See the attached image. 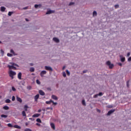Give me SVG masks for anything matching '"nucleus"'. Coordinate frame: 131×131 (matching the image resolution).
<instances>
[{"label": "nucleus", "mask_w": 131, "mask_h": 131, "mask_svg": "<svg viewBox=\"0 0 131 131\" xmlns=\"http://www.w3.org/2000/svg\"><path fill=\"white\" fill-rule=\"evenodd\" d=\"M114 111H115V110H111L110 111L108 112L107 115H111V114H112V113H113V112H114Z\"/></svg>", "instance_id": "1a4fd4ad"}, {"label": "nucleus", "mask_w": 131, "mask_h": 131, "mask_svg": "<svg viewBox=\"0 0 131 131\" xmlns=\"http://www.w3.org/2000/svg\"><path fill=\"white\" fill-rule=\"evenodd\" d=\"M82 104L84 105L85 106V101L84 100H82Z\"/></svg>", "instance_id": "7c9ffc66"}, {"label": "nucleus", "mask_w": 131, "mask_h": 131, "mask_svg": "<svg viewBox=\"0 0 131 131\" xmlns=\"http://www.w3.org/2000/svg\"><path fill=\"white\" fill-rule=\"evenodd\" d=\"M130 61H131V57L128 58V62H130Z\"/></svg>", "instance_id": "c03bdc74"}, {"label": "nucleus", "mask_w": 131, "mask_h": 131, "mask_svg": "<svg viewBox=\"0 0 131 131\" xmlns=\"http://www.w3.org/2000/svg\"><path fill=\"white\" fill-rule=\"evenodd\" d=\"M10 52L12 53V54H14V50H13V49H11L10 50Z\"/></svg>", "instance_id": "09e8293b"}, {"label": "nucleus", "mask_w": 131, "mask_h": 131, "mask_svg": "<svg viewBox=\"0 0 131 131\" xmlns=\"http://www.w3.org/2000/svg\"><path fill=\"white\" fill-rule=\"evenodd\" d=\"M10 64L11 66H8V68H9V69H14L15 70H16V67H15V66H16V67H19V66H18V64L14 62H10Z\"/></svg>", "instance_id": "f257e3e1"}, {"label": "nucleus", "mask_w": 131, "mask_h": 131, "mask_svg": "<svg viewBox=\"0 0 131 131\" xmlns=\"http://www.w3.org/2000/svg\"><path fill=\"white\" fill-rule=\"evenodd\" d=\"M52 102H53V100H51L50 101H47L46 102V104H50L51 103H52Z\"/></svg>", "instance_id": "aec40b11"}, {"label": "nucleus", "mask_w": 131, "mask_h": 131, "mask_svg": "<svg viewBox=\"0 0 131 131\" xmlns=\"http://www.w3.org/2000/svg\"><path fill=\"white\" fill-rule=\"evenodd\" d=\"M118 7H119V5H116L115 6V8L116 9H117V8H118Z\"/></svg>", "instance_id": "a18cd8bd"}, {"label": "nucleus", "mask_w": 131, "mask_h": 131, "mask_svg": "<svg viewBox=\"0 0 131 131\" xmlns=\"http://www.w3.org/2000/svg\"><path fill=\"white\" fill-rule=\"evenodd\" d=\"M28 108V106H27V105H25L24 106V110L25 111H27V109Z\"/></svg>", "instance_id": "b1692460"}, {"label": "nucleus", "mask_w": 131, "mask_h": 131, "mask_svg": "<svg viewBox=\"0 0 131 131\" xmlns=\"http://www.w3.org/2000/svg\"><path fill=\"white\" fill-rule=\"evenodd\" d=\"M27 89L30 90L31 89V86H30V85L28 86H27Z\"/></svg>", "instance_id": "a19ab883"}, {"label": "nucleus", "mask_w": 131, "mask_h": 131, "mask_svg": "<svg viewBox=\"0 0 131 131\" xmlns=\"http://www.w3.org/2000/svg\"><path fill=\"white\" fill-rule=\"evenodd\" d=\"M45 74H47V71H42L40 73V76H41V77H43V75H45Z\"/></svg>", "instance_id": "39448f33"}, {"label": "nucleus", "mask_w": 131, "mask_h": 131, "mask_svg": "<svg viewBox=\"0 0 131 131\" xmlns=\"http://www.w3.org/2000/svg\"><path fill=\"white\" fill-rule=\"evenodd\" d=\"M26 9H27V7L24 8V10H26Z\"/></svg>", "instance_id": "13d9d810"}, {"label": "nucleus", "mask_w": 131, "mask_h": 131, "mask_svg": "<svg viewBox=\"0 0 131 131\" xmlns=\"http://www.w3.org/2000/svg\"><path fill=\"white\" fill-rule=\"evenodd\" d=\"M1 54L2 55V56H4V54H5V51H4V50L3 49H2L1 50Z\"/></svg>", "instance_id": "cd10ccee"}, {"label": "nucleus", "mask_w": 131, "mask_h": 131, "mask_svg": "<svg viewBox=\"0 0 131 131\" xmlns=\"http://www.w3.org/2000/svg\"><path fill=\"white\" fill-rule=\"evenodd\" d=\"M62 75L64 77H66V73L65 72H63L62 73Z\"/></svg>", "instance_id": "473e14b6"}, {"label": "nucleus", "mask_w": 131, "mask_h": 131, "mask_svg": "<svg viewBox=\"0 0 131 131\" xmlns=\"http://www.w3.org/2000/svg\"><path fill=\"white\" fill-rule=\"evenodd\" d=\"M118 65H119V66H122V64L121 63H119Z\"/></svg>", "instance_id": "603ef678"}, {"label": "nucleus", "mask_w": 131, "mask_h": 131, "mask_svg": "<svg viewBox=\"0 0 131 131\" xmlns=\"http://www.w3.org/2000/svg\"><path fill=\"white\" fill-rule=\"evenodd\" d=\"M39 94L41 96H45V95H46V94L45 93V92L43 91H42V90H39Z\"/></svg>", "instance_id": "0eeeda50"}, {"label": "nucleus", "mask_w": 131, "mask_h": 131, "mask_svg": "<svg viewBox=\"0 0 131 131\" xmlns=\"http://www.w3.org/2000/svg\"><path fill=\"white\" fill-rule=\"evenodd\" d=\"M54 12L55 11H53V10H48L46 14L49 15V14H53V13H54Z\"/></svg>", "instance_id": "9d476101"}, {"label": "nucleus", "mask_w": 131, "mask_h": 131, "mask_svg": "<svg viewBox=\"0 0 131 131\" xmlns=\"http://www.w3.org/2000/svg\"><path fill=\"white\" fill-rule=\"evenodd\" d=\"M66 72H67V75H70V72H69V71H68V70H66Z\"/></svg>", "instance_id": "2f4dec72"}, {"label": "nucleus", "mask_w": 131, "mask_h": 131, "mask_svg": "<svg viewBox=\"0 0 131 131\" xmlns=\"http://www.w3.org/2000/svg\"><path fill=\"white\" fill-rule=\"evenodd\" d=\"M38 112L39 113L40 112H41V110H38Z\"/></svg>", "instance_id": "5fc2aeb1"}, {"label": "nucleus", "mask_w": 131, "mask_h": 131, "mask_svg": "<svg viewBox=\"0 0 131 131\" xmlns=\"http://www.w3.org/2000/svg\"><path fill=\"white\" fill-rule=\"evenodd\" d=\"M46 70H49V71H53V69L51 67L45 66Z\"/></svg>", "instance_id": "20e7f679"}, {"label": "nucleus", "mask_w": 131, "mask_h": 131, "mask_svg": "<svg viewBox=\"0 0 131 131\" xmlns=\"http://www.w3.org/2000/svg\"><path fill=\"white\" fill-rule=\"evenodd\" d=\"M106 65H107V66H108V67L110 69H112V68H113V67H114V64L111 63L110 61H107L106 62Z\"/></svg>", "instance_id": "7ed1b4c3"}, {"label": "nucleus", "mask_w": 131, "mask_h": 131, "mask_svg": "<svg viewBox=\"0 0 131 131\" xmlns=\"http://www.w3.org/2000/svg\"><path fill=\"white\" fill-rule=\"evenodd\" d=\"M52 98L53 99V100H58V97L56 96V95H52Z\"/></svg>", "instance_id": "f3484780"}, {"label": "nucleus", "mask_w": 131, "mask_h": 131, "mask_svg": "<svg viewBox=\"0 0 131 131\" xmlns=\"http://www.w3.org/2000/svg\"><path fill=\"white\" fill-rule=\"evenodd\" d=\"M3 109H4V110H9V106L5 105L3 107Z\"/></svg>", "instance_id": "6ab92c4d"}, {"label": "nucleus", "mask_w": 131, "mask_h": 131, "mask_svg": "<svg viewBox=\"0 0 131 131\" xmlns=\"http://www.w3.org/2000/svg\"><path fill=\"white\" fill-rule=\"evenodd\" d=\"M1 117H2L3 118H7V117H8V115H2Z\"/></svg>", "instance_id": "393cba45"}, {"label": "nucleus", "mask_w": 131, "mask_h": 131, "mask_svg": "<svg viewBox=\"0 0 131 131\" xmlns=\"http://www.w3.org/2000/svg\"><path fill=\"white\" fill-rule=\"evenodd\" d=\"M36 125L39 126V125H40V124L39 123H36Z\"/></svg>", "instance_id": "4d7b16f0"}, {"label": "nucleus", "mask_w": 131, "mask_h": 131, "mask_svg": "<svg viewBox=\"0 0 131 131\" xmlns=\"http://www.w3.org/2000/svg\"><path fill=\"white\" fill-rule=\"evenodd\" d=\"M12 90L13 92H16V89H15V87H14V86H12Z\"/></svg>", "instance_id": "f704fd0d"}, {"label": "nucleus", "mask_w": 131, "mask_h": 131, "mask_svg": "<svg viewBox=\"0 0 131 131\" xmlns=\"http://www.w3.org/2000/svg\"><path fill=\"white\" fill-rule=\"evenodd\" d=\"M97 112H99V113L101 112V111L99 109H97Z\"/></svg>", "instance_id": "864d4df0"}, {"label": "nucleus", "mask_w": 131, "mask_h": 131, "mask_svg": "<svg viewBox=\"0 0 131 131\" xmlns=\"http://www.w3.org/2000/svg\"><path fill=\"white\" fill-rule=\"evenodd\" d=\"M93 16H97V11H94L93 12Z\"/></svg>", "instance_id": "c756f323"}, {"label": "nucleus", "mask_w": 131, "mask_h": 131, "mask_svg": "<svg viewBox=\"0 0 131 131\" xmlns=\"http://www.w3.org/2000/svg\"><path fill=\"white\" fill-rule=\"evenodd\" d=\"M53 40H54V41H55V42H59V39L56 37L53 38Z\"/></svg>", "instance_id": "4468645a"}, {"label": "nucleus", "mask_w": 131, "mask_h": 131, "mask_svg": "<svg viewBox=\"0 0 131 131\" xmlns=\"http://www.w3.org/2000/svg\"><path fill=\"white\" fill-rule=\"evenodd\" d=\"M17 77L18 78V79H21V77H22V73L21 72L18 73V75H17Z\"/></svg>", "instance_id": "9b49d317"}, {"label": "nucleus", "mask_w": 131, "mask_h": 131, "mask_svg": "<svg viewBox=\"0 0 131 131\" xmlns=\"http://www.w3.org/2000/svg\"><path fill=\"white\" fill-rule=\"evenodd\" d=\"M0 43H2V41H0Z\"/></svg>", "instance_id": "e2e57ef3"}, {"label": "nucleus", "mask_w": 131, "mask_h": 131, "mask_svg": "<svg viewBox=\"0 0 131 131\" xmlns=\"http://www.w3.org/2000/svg\"><path fill=\"white\" fill-rule=\"evenodd\" d=\"M98 96H99L98 94L95 95L94 96V98H98Z\"/></svg>", "instance_id": "79ce46f5"}, {"label": "nucleus", "mask_w": 131, "mask_h": 131, "mask_svg": "<svg viewBox=\"0 0 131 131\" xmlns=\"http://www.w3.org/2000/svg\"><path fill=\"white\" fill-rule=\"evenodd\" d=\"M34 7L36 9H37V8H38V7H39V8H40V7H41V5L36 4V5H35Z\"/></svg>", "instance_id": "412c9836"}, {"label": "nucleus", "mask_w": 131, "mask_h": 131, "mask_svg": "<svg viewBox=\"0 0 131 131\" xmlns=\"http://www.w3.org/2000/svg\"><path fill=\"white\" fill-rule=\"evenodd\" d=\"M15 97L13 96H12V101H15Z\"/></svg>", "instance_id": "37998d69"}, {"label": "nucleus", "mask_w": 131, "mask_h": 131, "mask_svg": "<svg viewBox=\"0 0 131 131\" xmlns=\"http://www.w3.org/2000/svg\"><path fill=\"white\" fill-rule=\"evenodd\" d=\"M40 116V114H35L32 115V117L35 118V117H38Z\"/></svg>", "instance_id": "ddd939ff"}, {"label": "nucleus", "mask_w": 131, "mask_h": 131, "mask_svg": "<svg viewBox=\"0 0 131 131\" xmlns=\"http://www.w3.org/2000/svg\"><path fill=\"white\" fill-rule=\"evenodd\" d=\"M16 97L17 102H19V103H22V99H21V98L18 97V96H16Z\"/></svg>", "instance_id": "423d86ee"}, {"label": "nucleus", "mask_w": 131, "mask_h": 131, "mask_svg": "<svg viewBox=\"0 0 131 131\" xmlns=\"http://www.w3.org/2000/svg\"><path fill=\"white\" fill-rule=\"evenodd\" d=\"M127 57H129L130 56V53L128 52L127 54Z\"/></svg>", "instance_id": "8fccbe9b"}, {"label": "nucleus", "mask_w": 131, "mask_h": 131, "mask_svg": "<svg viewBox=\"0 0 131 131\" xmlns=\"http://www.w3.org/2000/svg\"><path fill=\"white\" fill-rule=\"evenodd\" d=\"M66 67L63 66V68H62V70H64V69H65Z\"/></svg>", "instance_id": "6e6d98bb"}, {"label": "nucleus", "mask_w": 131, "mask_h": 131, "mask_svg": "<svg viewBox=\"0 0 131 131\" xmlns=\"http://www.w3.org/2000/svg\"><path fill=\"white\" fill-rule=\"evenodd\" d=\"M53 105H57V102H54L53 101L52 102Z\"/></svg>", "instance_id": "49530a36"}, {"label": "nucleus", "mask_w": 131, "mask_h": 131, "mask_svg": "<svg viewBox=\"0 0 131 131\" xmlns=\"http://www.w3.org/2000/svg\"><path fill=\"white\" fill-rule=\"evenodd\" d=\"M8 126H9V127H13V125L11 123H8Z\"/></svg>", "instance_id": "c85d7f7f"}, {"label": "nucleus", "mask_w": 131, "mask_h": 131, "mask_svg": "<svg viewBox=\"0 0 131 131\" xmlns=\"http://www.w3.org/2000/svg\"><path fill=\"white\" fill-rule=\"evenodd\" d=\"M30 71L31 72H34V69L33 68H31L30 69Z\"/></svg>", "instance_id": "bb28decb"}, {"label": "nucleus", "mask_w": 131, "mask_h": 131, "mask_svg": "<svg viewBox=\"0 0 131 131\" xmlns=\"http://www.w3.org/2000/svg\"><path fill=\"white\" fill-rule=\"evenodd\" d=\"M98 96H99V97H101V96H103V93H101V92L99 93L98 94Z\"/></svg>", "instance_id": "58836bf2"}, {"label": "nucleus", "mask_w": 131, "mask_h": 131, "mask_svg": "<svg viewBox=\"0 0 131 131\" xmlns=\"http://www.w3.org/2000/svg\"><path fill=\"white\" fill-rule=\"evenodd\" d=\"M7 56H8V57H12V56H13V55L10 53H8Z\"/></svg>", "instance_id": "4c0bfd02"}, {"label": "nucleus", "mask_w": 131, "mask_h": 131, "mask_svg": "<svg viewBox=\"0 0 131 131\" xmlns=\"http://www.w3.org/2000/svg\"><path fill=\"white\" fill-rule=\"evenodd\" d=\"M9 75L11 79H14V75H16V72L10 70L9 72Z\"/></svg>", "instance_id": "f03ea898"}, {"label": "nucleus", "mask_w": 131, "mask_h": 131, "mask_svg": "<svg viewBox=\"0 0 131 131\" xmlns=\"http://www.w3.org/2000/svg\"><path fill=\"white\" fill-rule=\"evenodd\" d=\"M22 115L23 116H25V117H26V113L25 112V111H23L22 112Z\"/></svg>", "instance_id": "5701e85b"}, {"label": "nucleus", "mask_w": 131, "mask_h": 131, "mask_svg": "<svg viewBox=\"0 0 131 131\" xmlns=\"http://www.w3.org/2000/svg\"><path fill=\"white\" fill-rule=\"evenodd\" d=\"M12 14H13V12L9 11L8 13V16H11Z\"/></svg>", "instance_id": "c9c22d12"}, {"label": "nucleus", "mask_w": 131, "mask_h": 131, "mask_svg": "<svg viewBox=\"0 0 131 131\" xmlns=\"http://www.w3.org/2000/svg\"><path fill=\"white\" fill-rule=\"evenodd\" d=\"M72 5H74V3H70L69 4V6H72Z\"/></svg>", "instance_id": "de8ad7c7"}, {"label": "nucleus", "mask_w": 131, "mask_h": 131, "mask_svg": "<svg viewBox=\"0 0 131 131\" xmlns=\"http://www.w3.org/2000/svg\"><path fill=\"white\" fill-rule=\"evenodd\" d=\"M50 125L53 129H55V124L54 123H51Z\"/></svg>", "instance_id": "2eb2a0df"}, {"label": "nucleus", "mask_w": 131, "mask_h": 131, "mask_svg": "<svg viewBox=\"0 0 131 131\" xmlns=\"http://www.w3.org/2000/svg\"><path fill=\"white\" fill-rule=\"evenodd\" d=\"M29 119H30V120H31V119H32V118H29Z\"/></svg>", "instance_id": "680f3d73"}, {"label": "nucleus", "mask_w": 131, "mask_h": 131, "mask_svg": "<svg viewBox=\"0 0 131 131\" xmlns=\"http://www.w3.org/2000/svg\"><path fill=\"white\" fill-rule=\"evenodd\" d=\"M36 121L37 122H39L40 123H41V120H40V119L39 118L37 119Z\"/></svg>", "instance_id": "a878e982"}, {"label": "nucleus", "mask_w": 131, "mask_h": 131, "mask_svg": "<svg viewBox=\"0 0 131 131\" xmlns=\"http://www.w3.org/2000/svg\"><path fill=\"white\" fill-rule=\"evenodd\" d=\"M39 98V94H37L35 96L34 99H35V102H37V100Z\"/></svg>", "instance_id": "6e6552de"}, {"label": "nucleus", "mask_w": 131, "mask_h": 131, "mask_svg": "<svg viewBox=\"0 0 131 131\" xmlns=\"http://www.w3.org/2000/svg\"><path fill=\"white\" fill-rule=\"evenodd\" d=\"M25 131H32V130H31V129H29V128H26L25 129Z\"/></svg>", "instance_id": "e433bc0d"}, {"label": "nucleus", "mask_w": 131, "mask_h": 131, "mask_svg": "<svg viewBox=\"0 0 131 131\" xmlns=\"http://www.w3.org/2000/svg\"><path fill=\"white\" fill-rule=\"evenodd\" d=\"M120 57L121 58V61L124 62V61H125V57H122L121 55L120 56Z\"/></svg>", "instance_id": "f8f14e48"}, {"label": "nucleus", "mask_w": 131, "mask_h": 131, "mask_svg": "<svg viewBox=\"0 0 131 131\" xmlns=\"http://www.w3.org/2000/svg\"><path fill=\"white\" fill-rule=\"evenodd\" d=\"M36 83H37V84H40V81H39V80H38V79L36 80Z\"/></svg>", "instance_id": "72a5a7b5"}, {"label": "nucleus", "mask_w": 131, "mask_h": 131, "mask_svg": "<svg viewBox=\"0 0 131 131\" xmlns=\"http://www.w3.org/2000/svg\"><path fill=\"white\" fill-rule=\"evenodd\" d=\"M1 12H5L6 11V8L5 7H1Z\"/></svg>", "instance_id": "a211bd4d"}, {"label": "nucleus", "mask_w": 131, "mask_h": 131, "mask_svg": "<svg viewBox=\"0 0 131 131\" xmlns=\"http://www.w3.org/2000/svg\"><path fill=\"white\" fill-rule=\"evenodd\" d=\"M86 72H88L87 70H85L83 71V73H86Z\"/></svg>", "instance_id": "3c124183"}, {"label": "nucleus", "mask_w": 131, "mask_h": 131, "mask_svg": "<svg viewBox=\"0 0 131 131\" xmlns=\"http://www.w3.org/2000/svg\"><path fill=\"white\" fill-rule=\"evenodd\" d=\"M31 66H33V64H32V63H31Z\"/></svg>", "instance_id": "052dcab7"}, {"label": "nucleus", "mask_w": 131, "mask_h": 131, "mask_svg": "<svg viewBox=\"0 0 131 131\" xmlns=\"http://www.w3.org/2000/svg\"><path fill=\"white\" fill-rule=\"evenodd\" d=\"M129 83V81H127L126 82V85H127V88H128Z\"/></svg>", "instance_id": "ea45409f"}, {"label": "nucleus", "mask_w": 131, "mask_h": 131, "mask_svg": "<svg viewBox=\"0 0 131 131\" xmlns=\"http://www.w3.org/2000/svg\"><path fill=\"white\" fill-rule=\"evenodd\" d=\"M26 21H28V19L26 18Z\"/></svg>", "instance_id": "bf43d9fd"}, {"label": "nucleus", "mask_w": 131, "mask_h": 131, "mask_svg": "<svg viewBox=\"0 0 131 131\" xmlns=\"http://www.w3.org/2000/svg\"><path fill=\"white\" fill-rule=\"evenodd\" d=\"M13 127H14V128H18V129H20L21 128V127L18 125H14L13 126Z\"/></svg>", "instance_id": "dca6fc26"}, {"label": "nucleus", "mask_w": 131, "mask_h": 131, "mask_svg": "<svg viewBox=\"0 0 131 131\" xmlns=\"http://www.w3.org/2000/svg\"><path fill=\"white\" fill-rule=\"evenodd\" d=\"M5 103H11V100L9 99H7L5 100Z\"/></svg>", "instance_id": "4be33fe9"}]
</instances>
